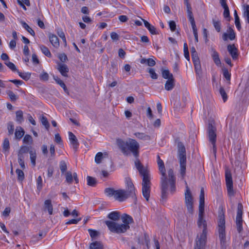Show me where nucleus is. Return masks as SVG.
Masks as SVG:
<instances>
[{
    "label": "nucleus",
    "mask_w": 249,
    "mask_h": 249,
    "mask_svg": "<svg viewBox=\"0 0 249 249\" xmlns=\"http://www.w3.org/2000/svg\"><path fill=\"white\" fill-rule=\"evenodd\" d=\"M116 143L124 156H129L132 154L134 156L135 158L134 164L137 170L144 168L139 159L140 145L136 140L128 138L126 141H124L122 139H118L116 140Z\"/></svg>",
    "instance_id": "obj_1"
},
{
    "label": "nucleus",
    "mask_w": 249,
    "mask_h": 249,
    "mask_svg": "<svg viewBox=\"0 0 249 249\" xmlns=\"http://www.w3.org/2000/svg\"><path fill=\"white\" fill-rule=\"evenodd\" d=\"M123 224L107 220L105 222L109 231L113 233L120 234L124 233L130 228L129 224L133 222V219L130 215L124 213L121 216Z\"/></svg>",
    "instance_id": "obj_2"
},
{
    "label": "nucleus",
    "mask_w": 249,
    "mask_h": 249,
    "mask_svg": "<svg viewBox=\"0 0 249 249\" xmlns=\"http://www.w3.org/2000/svg\"><path fill=\"white\" fill-rule=\"evenodd\" d=\"M168 176L165 173L166 178V187L164 190H162L161 178H160V190H161V199L160 201L164 202L168 197V190L171 194H174L176 191V178L174 175V171L172 169L168 170Z\"/></svg>",
    "instance_id": "obj_3"
},
{
    "label": "nucleus",
    "mask_w": 249,
    "mask_h": 249,
    "mask_svg": "<svg viewBox=\"0 0 249 249\" xmlns=\"http://www.w3.org/2000/svg\"><path fill=\"white\" fill-rule=\"evenodd\" d=\"M140 174L142 177V193L143 197L147 201L149 200L150 194V177L149 171L146 168H142L138 169Z\"/></svg>",
    "instance_id": "obj_4"
},
{
    "label": "nucleus",
    "mask_w": 249,
    "mask_h": 249,
    "mask_svg": "<svg viewBox=\"0 0 249 249\" xmlns=\"http://www.w3.org/2000/svg\"><path fill=\"white\" fill-rule=\"evenodd\" d=\"M178 157L180 165V174L182 178L186 174V152L185 147L182 142L178 143Z\"/></svg>",
    "instance_id": "obj_5"
},
{
    "label": "nucleus",
    "mask_w": 249,
    "mask_h": 249,
    "mask_svg": "<svg viewBox=\"0 0 249 249\" xmlns=\"http://www.w3.org/2000/svg\"><path fill=\"white\" fill-rule=\"evenodd\" d=\"M218 231L220 245L222 248L226 247V237L225 233V219L223 213H220L218 217Z\"/></svg>",
    "instance_id": "obj_6"
},
{
    "label": "nucleus",
    "mask_w": 249,
    "mask_h": 249,
    "mask_svg": "<svg viewBox=\"0 0 249 249\" xmlns=\"http://www.w3.org/2000/svg\"><path fill=\"white\" fill-rule=\"evenodd\" d=\"M105 193L107 196H113L115 200L120 202L124 201L130 197L126 191L122 189L115 190L112 188H107L105 190Z\"/></svg>",
    "instance_id": "obj_7"
},
{
    "label": "nucleus",
    "mask_w": 249,
    "mask_h": 249,
    "mask_svg": "<svg viewBox=\"0 0 249 249\" xmlns=\"http://www.w3.org/2000/svg\"><path fill=\"white\" fill-rule=\"evenodd\" d=\"M207 131L209 142L213 145V152L215 157L216 153V147L215 144L216 140V128L212 122L209 123Z\"/></svg>",
    "instance_id": "obj_8"
},
{
    "label": "nucleus",
    "mask_w": 249,
    "mask_h": 249,
    "mask_svg": "<svg viewBox=\"0 0 249 249\" xmlns=\"http://www.w3.org/2000/svg\"><path fill=\"white\" fill-rule=\"evenodd\" d=\"M186 192L185 193V205L187 207L188 212L190 214H192L194 212L193 198L191 194V192L187 185H186Z\"/></svg>",
    "instance_id": "obj_9"
},
{
    "label": "nucleus",
    "mask_w": 249,
    "mask_h": 249,
    "mask_svg": "<svg viewBox=\"0 0 249 249\" xmlns=\"http://www.w3.org/2000/svg\"><path fill=\"white\" fill-rule=\"evenodd\" d=\"M243 207L241 203L238 204L237 214L236 217V225L238 232L241 233L243 231Z\"/></svg>",
    "instance_id": "obj_10"
},
{
    "label": "nucleus",
    "mask_w": 249,
    "mask_h": 249,
    "mask_svg": "<svg viewBox=\"0 0 249 249\" xmlns=\"http://www.w3.org/2000/svg\"><path fill=\"white\" fill-rule=\"evenodd\" d=\"M157 163L159 166V169L161 175L162 188L163 191L165 189L166 183L165 178V169L163 160L160 159L159 155L157 156Z\"/></svg>",
    "instance_id": "obj_11"
},
{
    "label": "nucleus",
    "mask_w": 249,
    "mask_h": 249,
    "mask_svg": "<svg viewBox=\"0 0 249 249\" xmlns=\"http://www.w3.org/2000/svg\"><path fill=\"white\" fill-rule=\"evenodd\" d=\"M225 178L228 193L230 196H233V182L231 174L230 171H226Z\"/></svg>",
    "instance_id": "obj_12"
},
{
    "label": "nucleus",
    "mask_w": 249,
    "mask_h": 249,
    "mask_svg": "<svg viewBox=\"0 0 249 249\" xmlns=\"http://www.w3.org/2000/svg\"><path fill=\"white\" fill-rule=\"evenodd\" d=\"M207 233L204 231L201 234L200 237L196 240V247L195 249H203L206 243Z\"/></svg>",
    "instance_id": "obj_13"
},
{
    "label": "nucleus",
    "mask_w": 249,
    "mask_h": 249,
    "mask_svg": "<svg viewBox=\"0 0 249 249\" xmlns=\"http://www.w3.org/2000/svg\"><path fill=\"white\" fill-rule=\"evenodd\" d=\"M204 191L203 188H201L199 196V213L198 215H204Z\"/></svg>",
    "instance_id": "obj_14"
},
{
    "label": "nucleus",
    "mask_w": 249,
    "mask_h": 249,
    "mask_svg": "<svg viewBox=\"0 0 249 249\" xmlns=\"http://www.w3.org/2000/svg\"><path fill=\"white\" fill-rule=\"evenodd\" d=\"M127 186V190H125L127 194L131 197L135 196L134 186L130 178H126L125 180Z\"/></svg>",
    "instance_id": "obj_15"
},
{
    "label": "nucleus",
    "mask_w": 249,
    "mask_h": 249,
    "mask_svg": "<svg viewBox=\"0 0 249 249\" xmlns=\"http://www.w3.org/2000/svg\"><path fill=\"white\" fill-rule=\"evenodd\" d=\"M227 32H228V34L224 33L223 34V39L224 41L227 40L228 38H229L231 40H234L235 38V34L234 32V30L231 27H230L228 28Z\"/></svg>",
    "instance_id": "obj_16"
},
{
    "label": "nucleus",
    "mask_w": 249,
    "mask_h": 249,
    "mask_svg": "<svg viewBox=\"0 0 249 249\" xmlns=\"http://www.w3.org/2000/svg\"><path fill=\"white\" fill-rule=\"evenodd\" d=\"M227 49L233 59H236L238 57L237 49L234 44L228 45Z\"/></svg>",
    "instance_id": "obj_17"
},
{
    "label": "nucleus",
    "mask_w": 249,
    "mask_h": 249,
    "mask_svg": "<svg viewBox=\"0 0 249 249\" xmlns=\"http://www.w3.org/2000/svg\"><path fill=\"white\" fill-rule=\"evenodd\" d=\"M69 137L70 141L71 144H72L73 149H74L75 151H76L79 146V142L77 139L71 132H69Z\"/></svg>",
    "instance_id": "obj_18"
},
{
    "label": "nucleus",
    "mask_w": 249,
    "mask_h": 249,
    "mask_svg": "<svg viewBox=\"0 0 249 249\" xmlns=\"http://www.w3.org/2000/svg\"><path fill=\"white\" fill-rule=\"evenodd\" d=\"M204 215H198V219L197 221V225L199 228L202 227V232H206L207 224L206 220L203 218Z\"/></svg>",
    "instance_id": "obj_19"
},
{
    "label": "nucleus",
    "mask_w": 249,
    "mask_h": 249,
    "mask_svg": "<svg viewBox=\"0 0 249 249\" xmlns=\"http://www.w3.org/2000/svg\"><path fill=\"white\" fill-rule=\"evenodd\" d=\"M58 70L60 73L64 77H68V72H69V68L68 66L64 64H59L58 65Z\"/></svg>",
    "instance_id": "obj_20"
},
{
    "label": "nucleus",
    "mask_w": 249,
    "mask_h": 249,
    "mask_svg": "<svg viewBox=\"0 0 249 249\" xmlns=\"http://www.w3.org/2000/svg\"><path fill=\"white\" fill-rule=\"evenodd\" d=\"M175 85V79L173 75H171V78L167 79L165 84V89L168 91L171 90L174 88Z\"/></svg>",
    "instance_id": "obj_21"
},
{
    "label": "nucleus",
    "mask_w": 249,
    "mask_h": 249,
    "mask_svg": "<svg viewBox=\"0 0 249 249\" xmlns=\"http://www.w3.org/2000/svg\"><path fill=\"white\" fill-rule=\"evenodd\" d=\"M49 37L50 42L54 47L58 48L59 46V39L56 35L50 34Z\"/></svg>",
    "instance_id": "obj_22"
},
{
    "label": "nucleus",
    "mask_w": 249,
    "mask_h": 249,
    "mask_svg": "<svg viewBox=\"0 0 249 249\" xmlns=\"http://www.w3.org/2000/svg\"><path fill=\"white\" fill-rule=\"evenodd\" d=\"M143 21L145 27L148 30L149 32L152 35H157L158 34L156 28L153 25H151L147 21L144 19H142Z\"/></svg>",
    "instance_id": "obj_23"
},
{
    "label": "nucleus",
    "mask_w": 249,
    "mask_h": 249,
    "mask_svg": "<svg viewBox=\"0 0 249 249\" xmlns=\"http://www.w3.org/2000/svg\"><path fill=\"white\" fill-rule=\"evenodd\" d=\"M107 217L113 222L118 221L120 217V213L117 211L112 212L108 214Z\"/></svg>",
    "instance_id": "obj_24"
},
{
    "label": "nucleus",
    "mask_w": 249,
    "mask_h": 249,
    "mask_svg": "<svg viewBox=\"0 0 249 249\" xmlns=\"http://www.w3.org/2000/svg\"><path fill=\"white\" fill-rule=\"evenodd\" d=\"M134 135L138 139L143 141H149L151 140V138L150 136L146 135L143 133L136 132L134 133Z\"/></svg>",
    "instance_id": "obj_25"
},
{
    "label": "nucleus",
    "mask_w": 249,
    "mask_h": 249,
    "mask_svg": "<svg viewBox=\"0 0 249 249\" xmlns=\"http://www.w3.org/2000/svg\"><path fill=\"white\" fill-rule=\"evenodd\" d=\"M24 129L20 126L17 127L15 133V138L18 140H20L24 135Z\"/></svg>",
    "instance_id": "obj_26"
},
{
    "label": "nucleus",
    "mask_w": 249,
    "mask_h": 249,
    "mask_svg": "<svg viewBox=\"0 0 249 249\" xmlns=\"http://www.w3.org/2000/svg\"><path fill=\"white\" fill-rule=\"evenodd\" d=\"M20 23L22 27L32 35L33 36H35V33L34 31L24 21H21Z\"/></svg>",
    "instance_id": "obj_27"
},
{
    "label": "nucleus",
    "mask_w": 249,
    "mask_h": 249,
    "mask_svg": "<svg viewBox=\"0 0 249 249\" xmlns=\"http://www.w3.org/2000/svg\"><path fill=\"white\" fill-rule=\"evenodd\" d=\"M89 249H103V245L101 242L95 241L90 244Z\"/></svg>",
    "instance_id": "obj_28"
},
{
    "label": "nucleus",
    "mask_w": 249,
    "mask_h": 249,
    "mask_svg": "<svg viewBox=\"0 0 249 249\" xmlns=\"http://www.w3.org/2000/svg\"><path fill=\"white\" fill-rule=\"evenodd\" d=\"M45 209L48 210V213L50 214H52L53 208L51 200L50 199L45 200L44 202Z\"/></svg>",
    "instance_id": "obj_29"
},
{
    "label": "nucleus",
    "mask_w": 249,
    "mask_h": 249,
    "mask_svg": "<svg viewBox=\"0 0 249 249\" xmlns=\"http://www.w3.org/2000/svg\"><path fill=\"white\" fill-rule=\"evenodd\" d=\"M54 79L55 80L56 83L59 85L64 90L66 93H68V90L67 88V87L62 80H61L58 77H54Z\"/></svg>",
    "instance_id": "obj_30"
},
{
    "label": "nucleus",
    "mask_w": 249,
    "mask_h": 249,
    "mask_svg": "<svg viewBox=\"0 0 249 249\" xmlns=\"http://www.w3.org/2000/svg\"><path fill=\"white\" fill-rule=\"evenodd\" d=\"M39 48L41 50L42 53L45 55L46 56L48 57H52V54L49 51V49L44 45H40Z\"/></svg>",
    "instance_id": "obj_31"
},
{
    "label": "nucleus",
    "mask_w": 249,
    "mask_h": 249,
    "mask_svg": "<svg viewBox=\"0 0 249 249\" xmlns=\"http://www.w3.org/2000/svg\"><path fill=\"white\" fill-rule=\"evenodd\" d=\"M87 184L90 186L94 187L97 184L96 179L92 177L87 176Z\"/></svg>",
    "instance_id": "obj_32"
},
{
    "label": "nucleus",
    "mask_w": 249,
    "mask_h": 249,
    "mask_svg": "<svg viewBox=\"0 0 249 249\" xmlns=\"http://www.w3.org/2000/svg\"><path fill=\"white\" fill-rule=\"evenodd\" d=\"M2 148L4 152H9L10 149V143L8 138H5L4 139L2 143Z\"/></svg>",
    "instance_id": "obj_33"
},
{
    "label": "nucleus",
    "mask_w": 249,
    "mask_h": 249,
    "mask_svg": "<svg viewBox=\"0 0 249 249\" xmlns=\"http://www.w3.org/2000/svg\"><path fill=\"white\" fill-rule=\"evenodd\" d=\"M212 57L214 63L217 65L220 64V60L219 58L218 53L214 49H213Z\"/></svg>",
    "instance_id": "obj_34"
},
{
    "label": "nucleus",
    "mask_w": 249,
    "mask_h": 249,
    "mask_svg": "<svg viewBox=\"0 0 249 249\" xmlns=\"http://www.w3.org/2000/svg\"><path fill=\"white\" fill-rule=\"evenodd\" d=\"M16 121L19 123H22L24 119L23 116V112L21 110H19L16 111Z\"/></svg>",
    "instance_id": "obj_35"
},
{
    "label": "nucleus",
    "mask_w": 249,
    "mask_h": 249,
    "mask_svg": "<svg viewBox=\"0 0 249 249\" xmlns=\"http://www.w3.org/2000/svg\"><path fill=\"white\" fill-rule=\"evenodd\" d=\"M234 18H235V26H236V28H237V29L239 31L241 28V24H240V22L239 18L238 16L237 11L236 10H235L234 12Z\"/></svg>",
    "instance_id": "obj_36"
},
{
    "label": "nucleus",
    "mask_w": 249,
    "mask_h": 249,
    "mask_svg": "<svg viewBox=\"0 0 249 249\" xmlns=\"http://www.w3.org/2000/svg\"><path fill=\"white\" fill-rule=\"evenodd\" d=\"M17 73L18 74L19 76L24 79V80H28L31 77V73L28 72H24L22 73L20 72L19 71H17Z\"/></svg>",
    "instance_id": "obj_37"
},
{
    "label": "nucleus",
    "mask_w": 249,
    "mask_h": 249,
    "mask_svg": "<svg viewBox=\"0 0 249 249\" xmlns=\"http://www.w3.org/2000/svg\"><path fill=\"white\" fill-rule=\"evenodd\" d=\"M195 71L197 75H201L202 74V70H201V67L200 65V62H196L194 63Z\"/></svg>",
    "instance_id": "obj_38"
},
{
    "label": "nucleus",
    "mask_w": 249,
    "mask_h": 249,
    "mask_svg": "<svg viewBox=\"0 0 249 249\" xmlns=\"http://www.w3.org/2000/svg\"><path fill=\"white\" fill-rule=\"evenodd\" d=\"M29 153L30 154V160L33 166H35L36 165V153L35 151H33L31 150L29 151Z\"/></svg>",
    "instance_id": "obj_39"
},
{
    "label": "nucleus",
    "mask_w": 249,
    "mask_h": 249,
    "mask_svg": "<svg viewBox=\"0 0 249 249\" xmlns=\"http://www.w3.org/2000/svg\"><path fill=\"white\" fill-rule=\"evenodd\" d=\"M6 93L12 102H15L18 99L17 96L12 91L10 90H7L6 91Z\"/></svg>",
    "instance_id": "obj_40"
},
{
    "label": "nucleus",
    "mask_w": 249,
    "mask_h": 249,
    "mask_svg": "<svg viewBox=\"0 0 249 249\" xmlns=\"http://www.w3.org/2000/svg\"><path fill=\"white\" fill-rule=\"evenodd\" d=\"M66 181L69 184L72 183L73 181L72 175L71 172L68 171L65 173Z\"/></svg>",
    "instance_id": "obj_41"
},
{
    "label": "nucleus",
    "mask_w": 249,
    "mask_h": 249,
    "mask_svg": "<svg viewBox=\"0 0 249 249\" xmlns=\"http://www.w3.org/2000/svg\"><path fill=\"white\" fill-rule=\"evenodd\" d=\"M213 23L214 27L215 29L217 32H220L221 31V23L220 21L218 20H216L214 19H213Z\"/></svg>",
    "instance_id": "obj_42"
},
{
    "label": "nucleus",
    "mask_w": 249,
    "mask_h": 249,
    "mask_svg": "<svg viewBox=\"0 0 249 249\" xmlns=\"http://www.w3.org/2000/svg\"><path fill=\"white\" fill-rule=\"evenodd\" d=\"M4 64L13 71L17 72V71H18V70L17 69V68L15 64L11 62L7 61L4 62Z\"/></svg>",
    "instance_id": "obj_43"
},
{
    "label": "nucleus",
    "mask_w": 249,
    "mask_h": 249,
    "mask_svg": "<svg viewBox=\"0 0 249 249\" xmlns=\"http://www.w3.org/2000/svg\"><path fill=\"white\" fill-rule=\"evenodd\" d=\"M23 142L25 144H32L33 142L32 136L28 134L25 135L23 140Z\"/></svg>",
    "instance_id": "obj_44"
},
{
    "label": "nucleus",
    "mask_w": 249,
    "mask_h": 249,
    "mask_svg": "<svg viewBox=\"0 0 249 249\" xmlns=\"http://www.w3.org/2000/svg\"><path fill=\"white\" fill-rule=\"evenodd\" d=\"M171 75H173V74L170 73L169 70H162V76L163 78L166 79H170L171 78Z\"/></svg>",
    "instance_id": "obj_45"
},
{
    "label": "nucleus",
    "mask_w": 249,
    "mask_h": 249,
    "mask_svg": "<svg viewBox=\"0 0 249 249\" xmlns=\"http://www.w3.org/2000/svg\"><path fill=\"white\" fill-rule=\"evenodd\" d=\"M18 175V179L19 181H22L24 179V174L23 172L19 169H17L16 171Z\"/></svg>",
    "instance_id": "obj_46"
},
{
    "label": "nucleus",
    "mask_w": 249,
    "mask_h": 249,
    "mask_svg": "<svg viewBox=\"0 0 249 249\" xmlns=\"http://www.w3.org/2000/svg\"><path fill=\"white\" fill-rule=\"evenodd\" d=\"M40 121L42 124L44 125L47 130H48L50 127V124L47 120V118L44 116H42L40 119Z\"/></svg>",
    "instance_id": "obj_47"
},
{
    "label": "nucleus",
    "mask_w": 249,
    "mask_h": 249,
    "mask_svg": "<svg viewBox=\"0 0 249 249\" xmlns=\"http://www.w3.org/2000/svg\"><path fill=\"white\" fill-rule=\"evenodd\" d=\"M59 167L61 172L62 174H64L67 169V164L64 160H61L60 162Z\"/></svg>",
    "instance_id": "obj_48"
},
{
    "label": "nucleus",
    "mask_w": 249,
    "mask_h": 249,
    "mask_svg": "<svg viewBox=\"0 0 249 249\" xmlns=\"http://www.w3.org/2000/svg\"><path fill=\"white\" fill-rule=\"evenodd\" d=\"M7 129H8V135H12L14 133V126L13 122H9L8 123Z\"/></svg>",
    "instance_id": "obj_49"
},
{
    "label": "nucleus",
    "mask_w": 249,
    "mask_h": 249,
    "mask_svg": "<svg viewBox=\"0 0 249 249\" xmlns=\"http://www.w3.org/2000/svg\"><path fill=\"white\" fill-rule=\"evenodd\" d=\"M222 70L224 77L227 81L230 82L231 75V73L229 72L228 70L226 68H223Z\"/></svg>",
    "instance_id": "obj_50"
},
{
    "label": "nucleus",
    "mask_w": 249,
    "mask_h": 249,
    "mask_svg": "<svg viewBox=\"0 0 249 249\" xmlns=\"http://www.w3.org/2000/svg\"><path fill=\"white\" fill-rule=\"evenodd\" d=\"M148 72L150 74V77L153 79H157L158 76V74L155 72L154 70L152 68L148 69Z\"/></svg>",
    "instance_id": "obj_51"
},
{
    "label": "nucleus",
    "mask_w": 249,
    "mask_h": 249,
    "mask_svg": "<svg viewBox=\"0 0 249 249\" xmlns=\"http://www.w3.org/2000/svg\"><path fill=\"white\" fill-rule=\"evenodd\" d=\"M219 92L222 97L224 102H225L227 99V95L223 87H220L219 89Z\"/></svg>",
    "instance_id": "obj_52"
},
{
    "label": "nucleus",
    "mask_w": 249,
    "mask_h": 249,
    "mask_svg": "<svg viewBox=\"0 0 249 249\" xmlns=\"http://www.w3.org/2000/svg\"><path fill=\"white\" fill-rule=\"evenodd\" d=\"M40 79L42 81H48L49 78V74L44 71H43L39 76Z\"/></svg>",
    "instance_id": "obj_53"
},
{
    "label": "nucleus",
    "mask_w": 249,
    "mask_h": 249,
    "mask_svg": "<svg viewBox=\"0 0 249 249\" xmlns=\"http://www.w3.org/2000/svg\"><path fill=\"white\" fill-rule=\"evenodd\" d=\"M103 158V154L102 152H98L95 157V162L99 164L101 162L102 159Z\"/></svg>",
    "instance_id": "obj_54"
},
{
    "label": "nucleus",
    "mask_w": 249,
    "mask_h": 249,
    "mask_svg": "<svg viewBox=\"0 0 249 249\" xmlns=\"http://www.w3.org/2000/svg\"><path fill=\"white\" fill-rule=\"evenodd\" d=\"M29 147L26 146H21L18 151L19 152H20V154H25L27 153L28 152H29Z\"/></svg>",
    "instance_id": "obj_55"
},
{
    "label": "nucleus",
    "mask_w": 249,
    "mask_h": 249,
    "mask_svg": "<svg viewBox=\"0 0 249 249\" xmlns=\"http://www.w3.org/2000/svg\"><path fill=\"white\" fill-rule=\"evenodd\" d=\"M37 189L40 191L42 188V180L41 176H39L37 178Z\"/></svg>",
    "instance_id": "obj_56"
},
{
    "label": "nucleus",
    "mask_w": 249,
    "mask_h": 249,
    "mask_svg": "<svg viewBox=\"0 0 249 249\" xmlns=\"http://www.w3.org/2000/svg\"><path fill=\"white\" fill-rule=\"evenodd\" d=\"M57 34L62 38L65 45H66L67 42L64 33L61 30L57 32Z\"/></svg>",
    "instance_id": "obj_57"
},
{
    "label": "nucleus",
    "mask_w": 249,
    "mask_h": 249,
    "mask_svg": "<svg viewBox=\"0 0 249 249\" xmlns=\"http://www.w3.org/2000/svg\"><path fill=\"white\" fill-rule=\"evenodd\" d=\"M88 231H89V233L90 237L92 238H95L96 236H97L99 235V232L95 230L89 229L88 230Z\"/></svg>",
    "instance_id": "obj_58"
},
{
    "label": "nucleus",
    "mask_w": 249,
    "mask_h": 249,
    "mask_svg": "<svg viewBox=\"0 0 249 249\" xmlns=\"http://www.w3.org/2000/svg\"><path fill=\"white\" fill-rule=\"evenodd\" d=\"M81 220V218H79L78 219H71V220H69V221H68L66 223V224H67V225L71 224H76L79 221H80Z\"/></svg>",
    "instance_id": "obj_59"
},
{
    "label": "nucleus",
    "mask_w": 249,
    "mask_h": 249,
    "mask_svg": "<svg viewBox=\"0 0 249 249\" xmlns=\"http://www.w3.org/2000/svg\"><path fill=\"white\" fill-rule=\"evenodd\" d=\"M169 27H170V30L172 31V32H174L176 30V24L175 23V22L173 20H171L169 21Z\"/></svg>",
    "instance_id": "obj_60"
},
{
    "label": "nucleus",
    "mask_w": 249,
    "mask_h": 249,
    "mask_svg": "<svg viewBox=\"0 0 249 249\" xmlns=\"http://www.w3.org/2000/svg\"><path fill=\"white\" fill-rule=\"evenodd\" d=\"M224 9L223 16L225 18H230V10L228 7L223 8Z\"/></svg>",
    "instance_id": "obj_61"
},
{
    "label": "nucleus",
    "mask_w": 249,
    "mask_h": 249,
    "mask_svg": "<svg viewBox=\"0 0 249 249\" xmlns=\"http://www.w3.org/2000/svg\"><path fill=\"white\" fill-rule=\"evenodd\" d=\"M58 58L63 62L66 61L67 60V56L65 53H60L58 55Z\"/></svg>",
    "instance_id": "obj_62"
},
{
    "label": "nucleus",
    "mask_w": 249,
    "mask_h": 249,
    "mask_svg": "<svg viewBox=\"0 0 249 249\" xmlns=\"http://www.w3.org/2000/svg\"><path fill=\"white\" fill-rule=\"evenodd\" d=\"M50 152L52 157L54 158L55 154V147L53 144H51L50 148Z\"/></svg>",
    "instance_id": "obj_63"
},
{
    "label": "nucleus",
    "mask_w": 249,
    "mask_h": 249,
    "mask_svg": "<svg viewBox=\"0 0 249 249\" xmlns=\"http://www.w3.org/2000/svg\"><path fill=\"white\" fill-rule=\"evenodd\" d=\"M32 61L35 64H38L39 63V61L37 57V55L35 53H33L32 56Z\"/></svg>",
    "instance_id": "obj_64"
}]
</instances>
